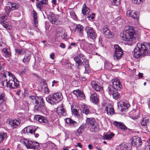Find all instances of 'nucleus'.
<instances>
[{
	"label": "nucleus",
	"mask_w": 150,
	"mask_h": 150,
	"mask_svg": "<svg viewBox=\"0 0 150 150\" xmlns=\"http://www.w3.org/2000/svg\"><path fill=\"white\" fill-rule=\"evenodd\" d=\"M150 54V43H138L133 52V57L136 59L148 55Z\"/></svg>",
	"instance_id": "obj_1"
},
{
	"label": "nucleus",
	"mask_w": 150,
	"mask_h": 150,
	"mask_svg": "<svg viewBox=\"0 0 150 150\" xmlns=\"http://www.w3.org/2000/svg\"><path fill=\"white\" fill-rule=\"evenodd\" d=\"M120 35L123 40L128 42L129 45H132L136 42V33L132 27H129L128 30L121 33Z\"/></svg>",
	"instance_id": "obj_2"
},
{
	"label": "nucleus",
	"mask_w": 150,
	"mask_h": 150,
	"mask_svg": "<svg viewBox=\"0 0 150 150\" xmlns=\"http://www.w3.org/2000/svg\"><path fill=\"white\" fill-rule=\"evenodd\" d=\"M74 59L76 62V66L77 68H79L80 66L83 65L84 67L85 71L88 72L90 69L88 61L85 58L84 55L83 54H78Z\"/></svg>",
	"instance_id": "obj_3"
},
{
	"label": "nucleus",
	"mask_w": 150,
	"mask_h": 150,
	"mask_svg": "<svg viewBox=\"0 0 150 150\" xmlns=\"http://www.w3.org/2000/svg\"><path fill=\"white\" fill-rule=\"evenodd\" d=\"M62 99L63 96L60 92L50 94L46 98V101L51 104L58 103Z\"/></svg>",
	"instance_id": "obj_4"
},
{
	"label": "nucleus",
	"mask_w": 150,
	"mask_h": 150,
	"mask_svg": "<svg viewBox=\"0 0 150 150\" xmlns=\"http://www.w3.org/2000/svg\"><path fill=\"white\" fill-rule=\"evenodd\" d=\"M86 124L91 132H96L98 131L99 126L94 118H87Z\"/></svg>",
	"instance_id": "obj_5"
},
{
	"label": "nucleus",
	"mask_w": 150,
	"mask_h": 150,
	"mask_svg": "<svg viewBox=\"0 0 150 150\" xmlns=\"http://www.w3.org/2000/svg\"><path fill=\"white\" fill-rule=\"evenodd\" d=\"M5 80H0V83L3 86H4V83H6V86L9 87L10 89L16 88L19 86V81L17 79H9L8 81L6 79Z\"/></svg>",
	"instance_id": "obj_6"
},
{
	"label": "nucleus",
	"mask_w": 150,
	"mask_h": 150,
	"mask_svg": "<svg viewBox=\"0 0 150 150\" xmlns=\"http://www.w3.org/2000/svg\"><path fill=\"white\" fill-rule=\"evenodd\" d=\"M23 143L27 149H36L40 147L39 143L36 141H34L26 139Z\"/></svg>",
	"instance_id": "obj_7"
},
{
	"label": "nucleus",
	"mask_w": 150,
	"mask_h": 150,
	"mask_svg": "<svg viewBox=\"0 0 150 150\" xmlns=\"http://www.w3.org/2000/svg\"><path fill=\"white\" fill-rule=\"evenodd\" d=\"M37 102L35 103L36 105L35 106V111L40 112L46 110L45 103L42 97H40V99Z\"/></svg>",
	"instance_id": "obj_8"
},
{
	"label": "nucleus",
	"mask_w": 150,
	"mask_h": 150,
	"mask_svg": "<svg viewBox=\"0 0 150 150\" xmlns=\"http://www.w3.org/2000/svg\"><path fill=\"white\" fill-rule=\"evenodd\" d=\"M114 47L115 50L114 58L115 60H119L122 57L123 55V50L118 45H115Z\"/></svg>",
	"instance_id": "obj_9"
},
{
	"label": "nucleus",
	"mask_w": 150,
	"mask_h": 150,
	"mask_svg": "<svg viewBox=\"0 0 150 150\" xmlns=\"http://www.w3.org/2000/svg\"><path fill=\"white\" fill-rule=\"evenodd\" d=\"M85 30L88 37L93 40L96 38L97 35L95 30L93 28L86 26L85 28Z\"/></svg>",
	"instance_id": "obj_10"
},
{
	"label": "nucleus",
	"mask_w": 150,
	"mask_h": 150,
	"mask_svg": "<svg viewBox=\"0 0 150 150\" xmlns=\"http://www.w3.org/2000/svg\"><path fill=\"white\" fill-rule=\"evenodd\" d=\"M141 139L138 137L134 136L133 137L131 141L130 144L134 146L137 147L140 146L142 144Z\"/></svg>",
	"instance_id": "obj_11"
},
{
	"label": "nucleus",
	"mask_w": 150,
	"mask_h": 150,
	"mask_svg": "<svg viewBox=\"0 0 150 150\" xmlns=\"http://www.w3.org/2000/svg\"><path fill=\"white\" fill-rule=\"evenodd\" d=\"M129 16L132 17L134 19L135 22L138 23L139 22V14L138 13L134 11H129V13H127Z\"/></svg>",
	"instance_id": "obj_12"
},
{
	"label": "nucleus",
	"mask_w": 150,
	"mask_h": 150,
	"mask_svg": "<svg viewBox=\"0 0 150 150\" xmlns=\"http://www.w3.org/2000/svg\"><path fill=\"white\" fill-rule=\"evenodd\" d=\"M45 13L47 15V18L50 22L52 24H55L57 20L54 14L50 12H48Z\"/></svg>",
	"instance_id": "obj_13"
},
{
	"label": "nucleus",
	"mask_w": 150,
	"mask_h": 150,
	"mask_svg": "<svg viewBox=\"0 0 150 150\" xmlns=\"http://www.w3.org/2000/svg\"><path fill=\"white\" fill-rule=\"evenodd\" d=\"M35 120L41 123L47 124L48 120L46 117L39 115H36L34 117Z\"/></svg>",
	"instance_id": "obj_14"
},
{
	"label": "nucleus",
	"mask_w": 150,
	"mask_h": 150,
	"mask_svg": "<svg viewBox=\"0 0 150 150\" xmlns=\"http://www.w3.org/2000/svg\"><path fill=\"white\" fill-rule=\"evenodd\" d=\"M20 119L18 118L12 120L10 121L9 124L12 128L14 129L16 128L20 125Z\"/></svg>",
	"instance_id": "obj_15"
},
{
	"label": "nucleus",
	"mask_w": 150,
	"mask_h": 150,
	"mask_svg": "<svg viewBox=\"0 0 150 150\" xmlns=\"http://www.w3.org/2000/svg\"><path fill=\"white\" fill-rule=\"evenodd\" d=\"M112 83V86L115 88V90H120L122 88V85L118 79H114Z\"/></svg>",
	"instance_id": "obj_16"
},
{
	"label": "nucleus",
	"mask_w": 150,
	"mask_h": 150,
	"mask_svg": "<svg viewBox=\"0 0 150 150\" xmlns=\"http://www.w3.org/2000/svg\"><path fill=\"white\" fill-rule=\"evenodd\" d=\"M90 100L93 103L97 104L99 101V96L96 93H94L91 95Z\"/></svg>",
	"instance_id": "obj_17"
},
{
	"label": "nucleus",
	"mask_w": 150,
	"mask_h": 150,
	"mask_svg": "<svg viewBox=\"0 0 150 150\" xmlns=\"http://www.w3.org/2000/svg\"><path fill=\"white\" fill-rule=\"evenodd\" d=\"M91 84L93 89L97 91H99L103 89L99 83H97L93 81H91Z\"/></svg>",
	"instance_id": "obj_18"
},
{
	"label": "nucleus",
	"mask_w": 150,
	"mask_h": 150,
	"mask_svg": "<svg viewBox=\"0 0 150 150\" xmlns=\"http://www.w3.org/2000/svg\"><path fill=\"white\" fill-rule=\"evenodd\" d=\"M149 121V119L145 118H143L140 121V125L144 129L145 132H147L148 128L147 127V123Z\"/></svg>",
	"instance_id": "obj_19"
},
{
	"label": "nucleus",
	"mask_w": 150,
	"mask_h": 150,
	"mask_svg": "<svg viewBox=\"0 0 150 150\" xmlns=\"http://www.w3.org/2000/svg\"><path fill=\"white\" fill-rule=\"evenodd\" d=\"M103 31L104 36L106 38H109L112 37V34L107 27L104 26L103 29Z\"/></svg>",
	"instance_id": "obj_20"
},
{
	"label": "nucleus",
	"mask_w": 150,
	"mask_h": 150,
	"mask_svg": "<svg viewBox=\"0 0 150 150\" xmlns=\"http://www.w3.org/2000/svg\"><path fill=\"white\" fill-rule=\"evenodd\" d=\"M113 124L115 125H117L119 129H120L123 131H126L127 129V127L123 123L117 121H115Z\"/></svg>",
	"instance_id": "obj_21"
},
{
	"label": "nucleus",
	"mask_w": 150,
	"mask_h": 150,
	"mask_svg": "<svg viewBox=\"0 0 150 150\" xmlns=\"http://www.w3.org/2000/svg\"><path fill=\"white\" fill-rule=\"evenodd\" d=\"M84 27L80 24H77L76 25L75 31L77 32L81 35H83Z\"/></svg>",
	"instance_id": "obj_22"
},
{
	"label": "nucleus",
	"mask_w": 150,
	"mask_h": 150,
	"mask_svg": "<svg viewBox=\"0 0 150 150\" xmlns=\"http://www.w3.org/2000/svg\"><path fill=\"white\" fill-rule=\"evenodd\" d=\"M34 127V126H32L26 127L22 130V132L23 133L25 134L28 133L32 134Z\"/></svg>",
	"instance_id": "obj_23"
},
{
	"label": "nucleus",
	"mask_w": 150,
	"mask_h": 150,
	"mask_svg": "<svg viewBox=\"0 0 150 150\" xmlns=\"http://www.w3.org/2000/svg\"><path fill=\"white\" fill-rule=\"evenodd\" d=\"M67 123L72 127H75L78 126L77 123L70 118H67L66 121Z\"/></svg>",
	"instance_id": "obj_24"
},
{
	"label": "nucleus",
	"mask_w": 150,
	"mask_h": 150,
	"mask_svg": "<svg viewBox=\"0 0 150 150\" xmlns=\"http://www.w3.org/2000/svg\"><path fill=\"white\" fill-rule=\"evenodd\" d=\"M86 127V124L83 123L81 124L79 128L76 130V131L77 132V135L79 136L82 134L84 130Z\"/></svg>",
	"instance_id": "obj_25"
},
{
	"label": "nucleus",
	"mask_w": 150,
	"mask_h": 150,
	"mask_svg": "<svg viewBox=\"0 0 150 150\" xmlns=\"http://www.w3.org/2000/svg\"><path fill=\"white\" fill-rule=\"evenodd\" d=\"M81 108L82 109L83 113L87 115L90 114L91 112L89 108L86 105H83L81 106Z\"/></svg>",
	"instance_id": "obj_26"
},
{
	"label": "nucleus",
	"mask_w": 150,
	"mask_h": 150,
	"mask_svg": "<svg viewBox=\"0 0 150 150\" xmlns=\"http://www.w3.org/2000/svg\"><path fill=\"white\" fill-rule=\"evenodd\" d=\"M57 110V113L60 115L66 116V110L62 106L60 107L59 108H58Z\"/></svg>",
	"instance_id": "obj_27"
},
{
	"label": "nucleus",
	"mask_w": 150,
	"mask_h": 150,
	"mask_svg": "<svg viewBox=\"0 0 150 150\" xmlns=\"http://www.w3.org/2000/svg\"><path fill=\"white\" fill-rule=\"evenodd\" d=\"M30 54H25L22 61L25 64L27 65L28 64L30 59Z\"/></svg>",
	"instance_id": "obj_28"
},
{
	"label": "nucleus",
	"mask_w": 150,
	"mask_h": 150,
	"mask_svg": "<svg viewBox=\"0 0 150 150\" xmlns=\"http://www.w3.org/2000/svg\"><path fill=\"white\" fill-rule=\"evenodd\" d=\"M120 106L121 107H122L121 109L122 112L124 111L126 112L128 108L130 107V105L129 104H128L127 103L124 102H122V103L120 104Z\"/></svg>",
	"instance_id": "obj_29"
},
{
	"label": "nucleus",
	"mask_w": 150,
	"mask_h": 150,
	"mask_svg": "<svg viewBox=\"0 0 150 150\" xmlns=\"http://www.w3.org/2000/svg\"><path fill=\"white\" fill-rule=\"evenodd\" d=\"M82 12L84 15L87 16L90 11V9L86 6L85 4L83 6L82 10Z\"/></svg>",
	"instance_id": "obj_30"
},
{
	"label": "nucleus",
	"mask_w": 150,
	"mask_h": 150,
	"mask_svg": "<svg viewBox=\"0 0 150 150\" xmlns=\"http://www.w3.org/2000/svg\"><path fill=\"white\" fill-rule=\"evenodd\" d=\"M10 4L11 8L10 7H8L9 8L8 9V11L9 13L11 11V9H12L13 10H15L18 8L19 6L18 5L15 3H11ZM8 6L6 7L7 9H8Z\"/></svg>",
	"instance_id": "obj_31"
},
{
	"label": "nucleus",
	"mask_w": 150,
	"mask_h": 150,
	"mask_svg": "<svg viewBox=\"0 0 150 150\" xmlns=\"http://www.w3.org/2000/svg\"><path fill=\"white\" fill-rule=\"evenodd\" d=\"M114 136V134L111 133L110 134H105L103 136V139L104 140H111Z\"/></svg>",
	"instance_id": "obj_32"
},
{
	"label": "nucleus",
	"mask_w": 150,
	"mask_h": 150,
	"mask_svg": "<svg viewBox=\"0 0 150 150\" xmlns=\"http://www.w3.org/2000/svg\"><path fill=\"white\" fill-rule=\"evenodd\" d=\"M121 0H109L110 3L113 6H119Z\"/></svg>",
	"instance_id": "obj_33"
},
{
	"label": "nucleus",
	"mask_w": 150,
	"mask_h": 150,
	"mask_svg": "<svg viewBox=\"0 0 150 150\" xmlns=\"http://www.w3.org/2000/svg\"><path fill=\"white\" fill-rule=\"evenodd\" d=\"M40 97H42L41 96H31L29 97V98L31 100H33V102H35V103H37V101L40 99Z\"/></svg>",
	"instance_id": "obj_34"
},
{
	"label": "nucleus",
	"mask_w": 150,
	"mask_h": 150,
	"mask_svg": "<svg viewBox=\"0 0 150 150\" xmlns=\"http://www.w3.org/2000/svg\"><path fill=\"white\" fill-rule=\"evenodd\" d=\"M108 90L109 94L110 95H111L112 93H113L115 91H117V90H115V88L111 85H109L108 88Z\"/></svg>",
	"instance_id": "obj_35"
},
{
	"label": "nucleus",
	"mask_w": 150,
	"mask_h": 150,
	"mask_svg": "<svg viewBox=\"0 0 150 150\" xmlns=\"http://www.w3.org/2000/svg\"><path fill=\"white\" fill-rule=\"evenodd\" d=\"M88 43V42H86L85 40H82L81 42V47L86 49V47H87Z\"/></svg>",
	"instance_id": "obj_36"
},
{
	"label": "nucleus",
	"mask_w": 150,
	"mask_h": 150,
	"mask_svg": "<svg viewBox=\"0 0 150 150\" xmlns=\"http://www.w3.org/2000/svg\"><path fill=\"white\" fill-rule=\"evenodd\" d=\"M1 24L6 29L8 30H10L11 28V26L9 25L7 22H2Z\"/></svg>",
	"instance_id": "obj_37"
},
{
	"label": "nucleus",
	"mask_w": 150,
	"mask_h": 150,
	"mask_svg": "<svg viewBox=\"0 0 150 150\" xmlns=\"http://www.w3.org/2000/svg\"><path fill=\"white\" fill-rule=\"evenodd\" d=\"M120 150H129L127 146L125 143H122L120 146Z\"/></svg>",
	"instance_id": "obj_38"
},
{
	"label": "nucleus",
	"mask_w": 150,
	"mask_h": 150,
	"mask_svg": "<svg viewBox=\"0 0 150 150\" xmlns=\"http://www.w3.org/2000/svg\"><path fill=\"white\" fill-rule=\"evenodd\" d=\"M70 14L72 18L75 20H76L77 17L75 14V12L73 10H71L70 12Z\"/></svg>",
	"instance_id": "obj_39"
},
{
	"label": "nucleus",
	"mask_w": 150,
	"mask_h": 150,
	"mask_svg": "<svg viewBox=\"0 0 150 150\" xmlns=\"http://www.w3.org/2000/svg\"><path fill=\"white\" fill-rule=\"evenodd\" d=\"M79 94L78 95L79 97V98L80 99L83 100L85 98V95L83 92H82L81 90L79 91Z\"/></svg>",
	"instance_id": "obj_40"
},
{
	"label": "nucleus",
	"mask_w": 150,
	"mask_h": 150,
	"mask_svg": "<svg viewBox=\"0 0 150 150\" xmlns=\"http://www.w3.org/2000/svg\"><path fill=\"white\" fill-rule=\"evenodd\" d=\"M106 110L107 112V113L108 114L109 113L110 115L113 114H114V110L113 108H109V110L107 107L106 108Z\"/></svg>",
	"instance_id": "obj_41"
},
{
	"label": "nucleus",
	"mask_w": 150,
	"mask_h": 150,
	"mask_svg": "<svg viewBox=\"0 0 150 150\" xmlns=\"http://www.w3.org/2000/svg\"><path fill=\"white\" fill-rule=\"evenodd\" d=\"M111 94L112 95L113 98L115 99H117L119 96V93L117 91H115Z\"/></svg>",
	"instance_id": "obj_42"
},
{
	"label": "nucleus",
	"mask_w": 150,
	"mask_h": 150,
	"mask_svg": "<svg viewBox=\"0 0 150 150\" xmlns=\"http://www.w3.org/2000/svg\"><path fill=\"white\" fill-rule=\"evenodd\" d=\"M9 14V13L8 12V13H7L6 15L3 16L0 18V23H1V24L2 23V22H5V21L7 19V18H6V16Z\"/></svg>",
	"instance_id": "obj_43"
},
{
	"label": "nucleus",
	"mask_w": 150,
	"mask_h": 150,
	"mask_svg": "<svg viewBox=\"0 0 150 150\" xmlns=\"http://www.w3.org/2000/svg\"><path fill=\"white\" fill-rule=\"evenodd\" d=\"M86 49L88 50H89L90 52H91L93 49V45L92 44L88 43L87 45V47H86Z\"/></svg>",
	"instance_id": "obj_44"
},
{
	"label": "nucleus",
	"mask_w": 150,
	"mask_h": 150,
	"mask_svg": "<svg viewBox=\"0 0 150 150\" xmlns=\"http://www.w3.org/2000/svg\"><path fill=\"white\" fill-rule=\"evenodd\" d=\"M33 129V132H32V133L31 134H34L35 137L36 138L38 137L39 136V134L38 133H36V132L37 130V128H35V127L34 126Z\"/></svg>",
	"instance_id": "obj_45"
},
{
	"label": "nucleus",
	"mask_w": 150,
	"mask_h": 150,
	"mask_svg": "<svg viewBox=\"0 0 150 150\" xmlns=\"http://www.w3.org/2000/svg\"><path fill=\"white\" fill-rule=\"evenodd\" d=\"M144 0H131L132 3L137 4H139L142 3L143 1Z\"/></svg>",
	"instance_id": "obj_46"
},
{
	"label": "nucleus",
	"mask_w": 150,
	"mask_h": 150,
	"mask_svg": "<svg viewBox=\"0 0 150 150\" xmlns=\"http://www.w3.org/2000/svg\"><path fill=\"white\" fill-rule=\"evenodd\" d=\"M3 51L4 53L6 54V56H7V57H9L11 56V54L9 52L8 50L6 48L3 49Z\"/></svg>",
	"instance_id": "obj_47"
},
{
	"label": "nucleus",
	"mask_w": 150,
	"mask_h": 150,
	"mask_svg": "<svg viewBox=\"0 0 150 150\" xmlns=\"http://www.w3.org/2000/svg\"><path fill=\"white\" fill-rule=\"evenodd\" d=\"M41 3V2L40 1L36 4V5L37 8L40 10H41V7L43 5V4L42 3Z\"/></svg>",
	"instance_id": "obj_48"
},
{
	"label": "nucleus",
	"mask_w": 150,
	"mask_h": 150,
	"mask_svg": "<svg viewBox=\"0 0 150 150\" xmlns=\"http://www.w3.org/2000/svg\"><path fill=\"white\" fill-rule=\"evenodd\" d=\"M147 142L149 145L146 146L145 150H150V138L147 140Z\"/></svg>",
	"instance_id": "obj_49"
},
{
	"label": "nucleus",
	"mask_w": 150,
	"mask_h": 150,
	"mask_svg": "<svg viewBox=\"0 0 150 150\" xmlns=\"http://www.w3.org/2000/svg\"><path fill=\"white\" fill-rule=\"evenodd\" d=\"M15 51L16 53H18V54L21 55L22 54V50L20 49H15Z\"/></svg>",
	"instance_id": "obj_50"
},
{
	"label": "nucleus",
	"mask_w": 150,
	"mask_h": 150,
	"mask_svg": "<svg viewBox=\"0 0 150 150\" xmlns=\"http://www.w3.org/2000/svg\"><path fill=\"white\" fill-rule=\"evenodd\" d=\"M33 21L34 23V26L35 27L37 26L38 24V21L37 20V18L34 17L33 18Z\"/></svg>",
	"instance_id": "obj_51"
},
{
	"label": "nucleus",
	"mask_w": 150,
	"mask_h": 150,
	"mask_svg": "<svg viewBox=\"0 0 150 150\" xmlns=\"http://www.w3.org/2000/svg\"><path fill=\"white\" fill-rule=\"evenodd\" d=\"M44 91H45V93H49V89L47 87V86H45Z\"/></svg>",
	"instance_id": "obj_52"
},
{
	"label": "nucleus",
	"mask_w": 150,
	"mask_h": 150,
	"mask_svg": "<svg viewBox=\"0 0 150 150\" xmlns=\"http://www.w3.org/2000/svg\"><path fill=\"white\" fill-rule=\"evenodd\" d=\"M4 96V93H2L1 94H0V101L2 100V102H4L5 100L3 99Z\"/></svg>",
	"instance_id": "obj_53"
},
{
	"label": "nucleus",
	"mask_w": 150,
	"mask_h": 150,
	"mask_svg": "<svg viewBox=\"0 0 150 150\" xmlns=\"http://www.w3.org/2000/svg\"><path fill=\"white\" fill-rule=\"evenodd\" d=\"M72 113L75 115L77 116L78 114V111L77 109H74L72 110Z\"/></svg>",
	"instance_id": "obj_54"
},
{
	"label": "nucleus",
	"mask_w": 150,
	"mask_h": 150,
	"mask_svg": "<svg viewBox=\"0 0 150 150\" xmlns=\"http://www.w3.org/2000/svg\"><path fill=\"white\" fill-rule=\"evenodd\" d=\"M80 91V90L79 89H77L76 90H74L73 91V93L75 94V95H76L77 96V95H78L79 94V91Z\"/></svg>",
	"instance_id": "obj_55"
},
{
	"label": "nucleus",
	"mask_w": 150,
	"mask_h": 150,
	"mask_svg": "<svg viewBox=\"0 0 150 150\" xmlns=\"http://www.w3.org/2000/svg\"><path fill=\"white\" fill-rule=\"evenodd\" d=\"M146 104L148 105V108L150 110V98L147 99V101L146 102Z\"/></svg>",
	"instance_id": "obj_56"
},
{
	"label": "nucleus",
	"mask_w": 150,
	"mask_h": 150,
	"mask_svg": "<svg viewBox=\"0 0 150 150\" xmlns=\"http://www.w3.org/2000/svg\"><path fill=\"white\" fill-rule=\"evenodd\" d=\"M8 75L9 76H11L12 77V79H16V78L15 76L12 73H11L8 72Z\"/></svg>",
	"instance_id": "obj_57"
},
{
	"label": "nucleus",
	"mask_w": 150,
	"mask_h": 150,
	"mask_svg": "<svg viewBox=\"0 0 150 150\" xmlns=\"http://www.w3.org/2000/svg\"><path fill=\"white\" fill-rule=\"evenodd\" d=\"M40 1L41 2V3H44L43 4V5H47L48 4V1L47 0H40Z\"/></svg>",
	"instance_id": "obj_58"
},
{
	"label": "nucleus",
	"mask_w": 150,
	"mask_h": 150,
	"mask_svg": "<svg viewBox=\"0 0 150 150\" xmlns=\"http://www.w3.org/2000/svg\"><path fill=\"white\" fill-rule=\"evenodd\" d=\"M61 37L63 39H66L67 38V33H64V35L61 36Z\"/></svg>",
	"instance_id": "obj_59"
},
{
	"label": "nucleus",
	"mask_w": 150,
	"mask_h": 150,
	"mask_svg": "<svg viewBox=\"0 0 150 150\" xmlns=\"http://www.w3.org/2000/svg\"><path fill=\"white\" fill-rule=\"evenodd\" d=\"M59 46L62 48H64L65 47V45L64 43H61Z\"/></svg>",
	"instance_id": "obj_60"
},
{
	"label": "nucleus",
	"mask_w": 150,
	"mask_h": 150,
	"mask_svg": "<svg viewBox=\"0 0 150 150\" xmlns=\"http://www.w3.org/2000/svg\"><path fill=\"white\" fill-rule=\"evenodd\" d=\"M27 71V69L26 68H25L23 69L22 70V71L21 72V73L22 74H23L25 73Z\"/></svg>",
	"instance_id": "obj_61"
},
{
	"label": "nucleus",
	"mask_w": 150,
	"mask_h": 150,
	"mask_svg": "<svg viewBox=\"0 0 150 150\" xmlns=\"http://www.w3.org/2000/svg\"><path fill=\"white\" fill-rule=\"evenodd\" d=\"M54 53H51L50 54V58L52 59H54Z\"/></svg>",
	"instance_id": "obj_62"
},
{
	"label": "nucleus",
	"mask_w": 150,
	"mask_h": 150,
	"mask_svg": "<svg viewBox=\"0 0 150 150\" xmlns=\"http://www.w3.org/2000/svg\"><path fill=\"white\" fill-rule=\"evenodd\" d=\"M33 18L34 17L37 18V13L35 11H33Z\"/></svg>",
	"instance_id": "obj_63"
},
{
	"label": "nucleus",
	"mask_w": 150,
	"mask_h": 150,
	"mask_svg": "<svg viewBox=\"0 0 150 150\" xmlns=\"http://www.w3.org/2000/svg\"><path fill=\"white\" fill-rule=\"evenodd\" d=\"M70 45L71 46H73L74 47H76L77 46V44L76 43L74 42H71Z\"/></svg>",
	"instance_id": "obj_64"
}]
</instances>
